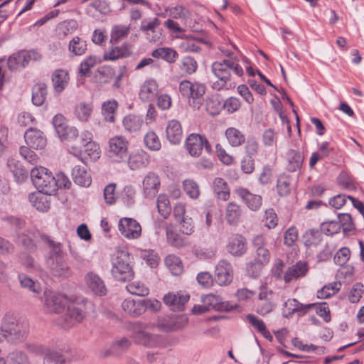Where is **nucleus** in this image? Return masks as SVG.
<instances>
[{
    "label": "nucleus",
    "mask_w": 364,
    "mask_h": 364,
    "mask_svg": "<svg viewBox=\"0 0 364 364\" xmlns=\"http://www.w3.org/2000/svg\"><path fill=\"white\" fill-rule=\"evenodd\" d=\"M40 238L48 245L49 248L45 257V261L50 274L55 277H68L71 274V269L65 260L66 252L63 245L55 241L46 234H41Z\"/></svg>",
    "instance_id": "1"
},
{
    "label": "nucleus",
    "mask_w": 364,
    "mask_h": 364,
    "mask_svg": "<svg viewBox=\"0 0 364 364\" xmlns=\"http://www.w3.org/2000/svg\"><path fill=\"white\" fill-rule=\"evenodd\" d=\"M211 72L217 78L216 81L212 82L211 87L218 91L228 89V83L231 80L232 73L238 77L243 75V69L236 58H225L213 63Z\"/></svg>",
    "instance_id": "2"
},
{
    "label": "nucleus",
    "mask_w": 364,
    "mask_h": 364,
    "mask_svg": "<svg viewBox=\"0 0 364 364\" xmlns=\"http://www.w3.org/2000/svg\"><path fill=\"white\" fill-rule=\"evenodd\" d=\"M2 328L6 336V341L11 343L22 342L29 333L28 321L18 319L10 313L6 314L2 318Z\"/></svg>",
    "instance_id": "3"
},
{
    "label": "nucleus",
    "mask_w": 364,
    "mask_h": 364,
    "mask_svg": "<svg viewBox=\"0 0 364 364\" xmlns=\"http://www.w3.org/2000/svg\"><path fill=\"white\" fill-rule=\"evenodd\" d=\"M181 94L188 98L189 105L196 109H199L204 102V95L206 87L204 84L195 82H191L184 80L180 82Z\"/></svg>",
    "instance_id": "4"
},
{
    "label": "nucleus",
    "mask_w": 364,
    "mask_h": 364,
    "mask_svg": "<svg viewBox=\"0 0 364 364\" xmlns=\"http://www.w3.org/2000/svg\"><path fill=\"white\" fill-rule=\"evenodd\" d=\"M111 272L114 279L119 282H128L133 279L134 271L130 265L128 252H117L116 257L112 260Z\"/></svg>",
    "instance_id": "5"
},
{
    "label": "nucleus",
    "mask_w": 364,
    "mask_h": 364,
    "mask_svg": "<svg viewBox=\"0 0 364 364\" xmlns=\"http://www.w3.org/2000/svg\"><path fill=\"white\" fill-rule=\"evenodd\" d=\"M31 178L33 185L40 192L48 195L55 194L54 176L46 168L40 166L32 168Z\"/></svg>",
    "instance_id": "6"
},
{
    "label": "nucleus",
    "mask_w": 364,
    "mask_h": 364,
    "mask_svg": "<svg viewBox=\"0 0 364 364\" xmlns=\"http://www.w3.org/2000/svg\"><path fill=\"white\" fill-rule=\"evenodd\" d=\"M202 302L203 306H194L192 310L194 314H202L211 309L229 312L238 307L237 304L224 301L221 296L213 294L203 296Z\"/></svg>",
    "instance_id": "7"
},
{
    "label": "nucleus",
    "mask_w": 364,
    "mask_h": 364,
    "mask_svg": "<svg viewBox=\"0 0 364 364\" xmlns=\"http://www.w3.org/2000/svg\"><path fill=\"white\" fill-rule=\"evenodd\" d=\"M147 325L141 322L132 324V338L134 341L148 348L159 346L162 343V338L159 335L152 334L146 331Z\"/></svg>",
    "instance_id": "8"
},
{
    "label": "nucleus",
    "mask_w": 364,
    "mask_h": 364,
    "mask_svg": "<svg viewBox=\"0 0 364 364\" xmlns=\"http://www.w3.org/2000/svg\"><path fill=\"white\" fill-rule=\"evenodd\" d=\"M69 153L85 164L88 159L92 161L98 159L100 156V149L95 141L83 146L75 144L70 146Z\"/></svg>",
    "instance_id": "9"
},
{
    "label": "nucleus",
    "mask_w": 364,
    "mask_h": 364,
    "mask_svg": "<svg viewBox=\"0 0 364 364\" xmlns=\"http://www.w3.org/2000/svg\"><path fill=\"white\" fill-rule=\"evenodd\" d=\"M185 147L188 154L193 157H198L203 149L207 153L212 152V148L205 136L198 134H191L186 138Z\"/></svg>",
    "instance_id": "10"
},
{
    "label": "nucleus",
    "mask_w": 364,
    "mask_h": 364,
    "mask_svg": "<svg viewBox=\"0 0 364 364\" xmlns=\"http://www.w3.org/2000/svg\"><path fill=\"white\" fill-rule=\"evenodd\" d=\"M129 142L122 136H115L109 141V156L120 162L127 158Z\"/></svg>",
    "instance_id": "11"
},
{
    "label": "nucleus",
    "mask_w": 364,
    "mask_h": 364,
    "mask_svg": "<svg viewBox=\"0 0 364 364\" xmlns=\"http://www.w3.org/2000/svg\"><path fill=\"white\" fill-rule=\"evenodd\" d=\"M45 300V309L49 313L60 314L65 307L68 305V299L63 294L46 291L44 293Z\"/></svg>",
    "instance_id": "12"
},
{
    "label": "nucleus",
    "mask_w": 364,
    "mask_h": 364,
    "mask_svg": "<svg viewBox=\"0 0 364 364\" xmlns=\"http://www.w3.org/2000/svg\"><path fill=\"white\" fill-rule=\"evenodd\" d=\"M315 306V304H303L296 299H289L283 304L282 315L284 318H291L294 314L303 316Z\"/></svg>",
    "instance_id": "13"
},
{
    "label": "nucleus",
    "mask_w": 364,
    "mask_h": 364,
    "mask_svg": "<svg viewBox=\"0 0 364 364\" xmlns=\"http://www.w3.org/2000/svg\"><path fill=\"white\" fill-rule=\"evenodd\" d=\"M233 279L232 264L227 259H221L215 266V280L220 286L229 285Z\"/></svg>",
    "instance_id": "14"
},
{
    "label": "nucleus",
    "mask_w": 364,
    "mask_h": 364,
    "mask_svg": "<svg viewBox=\"0 0 364 364\" xmlns=\"http://www.w3.org/2000/svg\"><path fill=\"white\" fill-rule=\"evenodd\" d=\"M85 317L83 309L75 304L68 306L66 313L60 319L59 324L64 328H69L76 323L80 322Z\"/></svg>",
    "instance_id": "15"
},
{
    "label": "nucleus",
    "mask_w": 364,
    "mask_h": 364,
    "mask_svg": "<svg viewBox=\"0 0 364 364\" xmlns=\"http://www.w3.org/2000/svg\"><path fill=\"white\" fill-rule=\"evenodd\" d=\"M267 240L262 235H256L252 240V245L255 250L254 259L266 266L270 261L271 255L266 247Z\"/></svg>",
    "instance_id": "16"
},
{
    "label": "nucleus",
    "mask_w": 364,
    "mask_h": 364,
    "mask_svg": "<svg viewBox=\"0 0 364 364\" xmlns=\"http://www.w3.org/2000/svg\"><path fill=\"white\" fill-rule=\"evenodd\" d=\"M118 228L121 234L127 239H136L141 233L139 223L132 219L124 218L119 220Z\"/></svg>",
    "instance_id": "17"
},
{
    "label": "nucleus",
    "mask_w": 364,
    "mask_h": 364,
    "mask_svg": "<svg viewBox=\"0 0 364 364\" xmlns=\"http://www.w3.org/2000/svg\"><path fill=\"white\" fill-rule=\"evenodd\" d=\"M235 192L251 210L257 211L261 208L262 199L259 195L253 194L245 188H238Z\"/></svg>",
    "instance_id": "18"
},
{
    "label": "nucleus",
    "mask_w": 364,
    "mask_h": 364,
    "mask_svg": "<svg viewBox=\"0 0 364 364\" xmlns=\"http://www.w3.org/2000/svg\"><path fill=\"white\" fill-rule=\"evenodd\" d=\"M73 358L69 351L52 348L46 357L43 358V364H72Z\"/></svg>",
    "instance_id": "19"
},
{
    "label": "nucleus",
    "mask_w": 364,
    "mask_h": 364,
    "mask_svg": "<svg viewBox=\"0 0 364 364\" xmlns=\"http://www.w3.org/2000/svg\"><path fill=\"white\" fill-rule=\"evenodd\" d=\"M26 144L31 149H42L47 144L44 134L37 129H28L24 134Z\"/></svg>",
    "instance_id": "20"
},
{
    "label": "nucleus",
    "mask_w": 364,
    "mask_h": 364,
    "mask_svg": "<svg viewBox=\"0 0 364 364\" xmlns=\"http://www.w3.org/2000/svg\"><path fill=\"white\" fill-rule=\"evenodd\" d=\"M246 239L239 234L232 235L227 245L228 252L233 256L241 257L246 253L247 250Z\"/></svg>",
    "instance_id": "21"
},
{
    "label": "nucleus",
    "mask_w": 364,
    "mask_h": 364,
    "mask_svg": "<svg viewBox=\"0 0 364 364\" xmlns=\"http://www.w3.org/2000/svg\"><path fill=\"white\" fill-rule=\"evenodd\" d=\"M85 282L87 287L96 295L104 296L107 289L103 280L97 274L90 272L85 275Z\"/></svg>",
    "instance_id": "22"
},
{
    "label": "nucleus",
    "mask_w": 364,
    "mask_h": 364,
    "mask_svg": "<svg viewBox=\"0 0 364 364\" xmlns=\"http://www.w3.org/2000/svg\"><path fill=\"white\" fill-rule=\"evenodd\" d=\"M160 180L156 174L149 172L143 180V191L147 198H154L159 191Z\"/></svg>",
    "instance_id": "23"
},
{
    "label": "nucleus",
    "mask_w": 364,
    "mask_h": 364,
    "mask_svg": "<svg viewBox=\"0 0 364 364\" xmlns=\"http://www.w3.org/2000/svg\"><path fill=\"white\" fill-rule=\"evenodd\" d=\"M166 135L168 141L172 144H178L183 138V129L178 120L172 119L167 123Z\"/></svg>",
    "instance_id": "24"
},
{
    "label": "nucleus",
    "mask_w": 364,
    "mask_h": 364,
    "mask_svg": "<svg viewBox=\"0 0 364 364\" xmlns=\"http://www.w3.org/2000/svg\"><path fill=\"white\" fill-rule=\"evenodd\" d=\"M50 196L38 191V192L29 194L28 200L38 210L46 212L50 207Z\"/></svg>",
    "instance_id": "25"
},
{
    "label": "nucleus",
    "mask_w": 364,
    "mask_h": 364,
    "mask_svg": "<svg viewBox=\"0 0 364 364\" xmlns=\"http://www.w3.org/2000/svg\"><path fill=\"white\" fill-rule=\"evenodd\" d=\"M158 95V85L154 80L145 81L140 87L139 99L146 102L153 101Z\"/></svg>",
    "instance_id": "26"
},
{
    "label": "nucleus",
    "mask_w": 364,
    "mask_h": 364,
    "mask_svg": "<svg viewBox=\"0 0 364 364\" xmlns=\"http://www.w3.org/2000/svg\"><path fill=\"white\" fill-rule=\"evenodd\" d=\"M188 294H168L164 296V303L173 311H183L184 305L188 301Z\"/></svg>",
    "instance_id": "27"
},
{
    "label": "nucleus",
    "mask_w": 364,
    "mask_h": 364,
    "mask_svg": "<svg viewBox=\"0 0 364 364\" xmlns=\"http://www.w3.org/2000/svg\"><path fill=\"white\" fill-rule=\"evenodd\" d=\"M127 164L130 169L137 170L146 167L149 164L148 154L143 151L132 152L129 154Z\"/></svg>",
    "instance_id": "28"
},
{
    "label": "nucleus",
    "mask_w": 364,
    "mask_h": 364,
    "mask_svg": "<svg viewBox=\"0 0 364 364\" xmlns=\"http://www.w3.org/2000/svg\"><path fill=\"white\" fill-rule=\"evenodd\" d=\"M308 272V267L306 262H298L295 264L289 267L284 276L286 283H289L294 279L304 277Z\"/></svg>",
    "instance_id": "29"
},
{
    "label": "nucleus",
    "mask_w": 364,
    "mask_h": 364,
    "mask_svg": "<svg viewBox=\"0 0 364 364\" xmlns=\"http://www.w3.org/2000/svg\"><path fill=\"white\" fill-rule=\"evenodd\" d=\"M72 176L74 182L84 187L91 184L92 178L85 166H75L72 171Z\"/></svg>",
    "instance_id": "30"
},
{
    "label": "nucleus",
    "mask_w": 364,
    "mask_h": 364,
    "mask_svg": "<svg viewBox=\"0 0 364 364\" xmlns=\"http://www.w3.org/2000/svg\"><path fill=\"white\" fill-rule=\"evenodd\" d=\"M52 82L56 92H62L69 82L68 73L65 70H57L52 75Z\"/></svg>",
    "instance_id": "31"
},
{
    "label": "nucleus",
    "mask_w": 364,
    "mask_h": 364,
    "mask_svg": "<svg viewBox=\"0 0 364 364\" xmlns=\"http://www.w3.org/2000/svg\"><path fill=\"white\" fill-rule=\"evenodd\" d=\"M242 213V210L238 204L230 202L225 208V220L229 225H235L240 221Z\"/></svg>",
    "instance_id": "32"
},
{
    "label": "nucleus",
    "mask_w": 364,
    "mask_h": 364,
    "mask_svg": "<svg viewBox=\"0 0 364 364\" xmlns=\"http://www.w3.org/2000/svg\"><path fill=\"white\" fill-rule=\"evenodd\" d=\"M123 310L132 316H139L144 313V308L141 299L137 300L127 299L122 304Z\"/></svg>",
    "instance_id": "33"
},
{
    "label": "nucleus",
    "mask_w": 364,
    "mask_h": 364,
    "mask_svg": "<svg viewBox=\"0 0 364 364\" xmlns=\"http://www.w3.org/2000/svg\"><path fill=\"white\" fill-rule=\"evenodd\" d=\"M41 234V233L36 232L32 230H26L25 232H21L18 234L17 242L27 250L32 251L36 248L34 239L36 237L37 235L40 236Z\"/></svg>",
    "instance_id": "34"
},
{
    "label": "nucleus",
    "mask_w": 364,
    "mask_h": 364,
    "mask_svg": "<svg viewBox=\"0 0 364 364\" xmlns=\"http://www.w3.org/2000/svg\"><path fill=\"white\" fill-rule=\"evenodd\" d=\"M213 188L218 199L224 201L230 198V193L226 181L220 177L215 178L213 181Z\"/></svg>",
    "instance_id": "35"
},
{
    "label": "nucleus",
    "mask_w": 364,
    "mask_h": 364,
    "mask_svg": "<svg viewBox=\"0 0 364 364\" xmlns=\"http://www.w3.org/2000/svg\"><path fill=\"white\" fill-rule=\"evenodd\" d=\"M287 156L288 160V171L294 172L301 168L304 158L299 151L290 149L288 151Z\"/></svg>",
    "instance_id": "36"
},
{
    "label": "nucleus",
    "mask_w": 364,
    "mask_h": 364,
    "mask_svg": "<svg viewBox=\"0 0 364 364\" xmlns=\"http://www.w3.org/2000/svg\"><path fill=\"white\" fill-rule=\"evenodd\" d=\"M131 51L129 47L123 44L121 46H115L103 55L105 60H116L119 58H126L130 55Z\"/></svg>",
    "instance_id": "37"
},
{
    "label": "nucleus",
    "mask_w": 364,
    "mask_h": 364,
    "mask_svg": "<svg viewBox=\"0 0 364 364\" xmlns=\"http://www.w3.org/2000/svg\"><path fill=\"white\" fill-rule=\"evenodd\" d=\"M151 56L155 58H161L169 63H173L176 60L178 54L173 48L163 47L154 50L151 53Z\"/></svg>",
    "instance_id": "38"
},
{
    "label": "nucleus",
    "mask_w": 364,
    "mask_h": 364,
    "mask_svg": "<svg viewBox=\"0 0 364 364\" xmlns=\"http://www.w3.org/2000/svg\"><path fill=\"white\" fill-rule=\"evenodd\" d=\"M86 41L79 36H75L70 41L68 50L72 56L82 55L85 53L87 49Z\"/></svg>",
    "instance_id": "39"
},
{
    "label": "nucleus",
    "mask_w": 364,
    "mask_h": 364,
    "mask_svg": "<svg viewBox=\"0 0 364 364\" xmlns=\"http://www.w3.org/2000/svg\"><path fill=\"white\" fill-rule=\"evenodd\" d=\"M92 111L93 107L91 103L80 102L75 106L74 114L79 121L87 122L91 117Z\"/></svg>",
    "instance_id": "40"
},
{
    "label": "nucleus",
    "mask_w": 364,
    "mask_h": 364,
    "mask_svg": "<svg viewBox=\"0 0 364 364\" xmlns=\"http://www.w3.org/2000/svg\"><path fill=\"white\" fill-rule=\"evenodd\" d=\"M8 166L17 182L22 183L27 178L28 171L19 161L10 160L8 162Z\"/></svg>",
    "instance_id": "41"
},
{
    "label": "nucleus",
    "mask_w": 364,
    "mask_h": 364,
    "mask_svg": "<svg viewBox=\"0 0 364 364\" xmlns=\"http://www.w3.org/2000/svg\"><path fill=\"white\" fill-rule=\"evenodd\" d=\"M144 121L141 117L134 114H129L123 119V126L124 129L130 133L139 131Z\"/></svg>",
    "instance_id": "42"
},
{
    "label": "nucleus",
    "mask_w": 364,
    "mask_h": 364,
    "mask_svg": "<svg viewBox=\"0 0 364 364\" xmlns=\"http://www.w3.org/2000/svg\"><path fill=\"white\" fill-rule=\"evenodd\" d=\"M225 136L228 143L234 147L241 146L245 141V135L235 127H229L225 131Z\"/></svg>",
    "instance_id": "43"
},
{
    "label": "nucleus",
    "mask_w": 364,
    "mask_h": 364,
    "mask_svg": "<svg viewBox=\"0 0 364 364\" xmlns=\"http://www.w3.org/2000/svg\"><path fill=\"white\" fill-rule=\"evenodd\" d=\"M19 261L21 265L31 272L38 273L39 274L43 272L41 265L29 255L21 254L19 256Z\"/></svg>",
    "instance_id": "44"
},
{
    "label": "nucleus",
    "mask_w": 364,
    "mask_h": 364,
    "mask_svg": "<svg viewBox=\"0 0 364 364\" xmlns=\"http://www.w3.org/2000/svg\"><path fill=\"white\" fill-rule=\"evenodd\" d=\"M166 239L169 245L176 247H182L188 245L187 237L171 228L166 229Z\"/></svg>",
    "instance_id": "45"
},
{
    "label": "nucleus",
    "mask_w": 364,
    "mask_h": 364,
    "mask_svg": "<svg viewBox=\"0 0 364 364\" xmlns=\"http://www.w3.org/2000/svg\"><path fill=\"white\" fill-rule=\"evenodd\" d=\"M47 87L45 84L38 83L32 89V102L36 106H41L46 100Z\"/></svg>",
    "instance_id": "46"
},
{
    "label": "nucleus",
    "mask_w": 364,
    "mask_h": 364,
    "mask_svg": "<svg viewBox=\"0 0 364 364\" xmlns=\"http://www.w3.org/2000/svg\"><path fill=\"white\" fill-rule=\"evenodd\" d=\"M130 31L129 26L115 25L112 27L111 31L110 42L112 44L117 43L126 38Z\"/></svg>",
    "instance_id": "47"
},
{
    "label": "nucleus",
    "mask_w": 364,
    "mask_h": 364,
    "mask_svg": "<svg viewBox=\"0 0 364 364\" xmlns=\"http://www.w3.org/2000/svg\"><path fill=\"white\" fill-rule=\"evenodd\" d=\"M118 104L115 100H108L105 102L102 106V113L106 121L109 122H114V116Z\"/></svg>",
    "instance_id": "48"
},
{
    "label": "nucleus",
    "mask_w": 364,
    "mask_h": 364,
    "mask_svg": "<svg viewBox=\"0 0 364 364\" xmlns=\"http://www.w3.org/2000/svg\"><path fill=\"white\" fill-rule=\"evenodd\" d=\"M165 264L172 274L178 275L183 272V264L180 258L176 255H170L165 258Z\"/></svg>",
    "instance_id": "49"
},
{
    "label": "nucleus",
    "mask_w": 364,
    "mask_h": 364,
    "mask_svg": "<svg viewBox=\"0 0 364 364\" xmlns=\"http://www.w3.org/2000/svg\"><path fill=\"white\" fill-rule=\"evenodd\" d=\"M188 319L185 316H173L168 318L165 331H176L183 328L188 323Z\"/></svg>",
    "instance_id": "50"
},
{
    "label": "nucleus",
    "mask_w": 364,
    "mask_h": 364,
    "mask_svg": "<svg viewBox=\"0 0 364 364\" xmlns=\"http://www.w3.org/2000/svg\"><path fill=\"white\" fill-rule=\"evenodd\" d=\"M139 257L151 268L156 267L159 264V257L153 250H140Z\"/></svg>",
    "instance_id": "51"
},
{
    "label": "nucleus",
    "mask_w": 364,
    "mask_h": 364,
    "mask_svg": "<svg viewBox=\"0 0 364 364\" xmlns=\"http://www.w3.org/2000/svg\"><path fill=\"white\" fill-rule=\"evenodd\" d=\"M183 188L186 193L192 199H197L200 196L198 184L193 179H186L183 181Z\"/></svg>",
    "instance_id": "52"
},
{
    "label": "nucleus",
    "mask_w": 364,
    "mask_h": 364,
    "mask_svg": "<svg viewBox=\"0 0 364 364\" xmlns=\"http://www.w3.org/2000/svg\"><path fill=\"white\" fill-rule=\"evenodd\" d=\"M304 244L307 247L318 245L321 240V233L318 230L311 229L307 230L304 235Z\"/></svg>",
    "instance_id": "53"
},
{
    "label": "nucleus",
    "mask_w": 364,
    "mask_h": 364,
    "mask_svg": "<svg viewBox=\"0 0 364 364\" xmlns=\"http://www.w3.org/2000/svg\"><path fill=\"white\" fill-rule=\"evenodd\" d=\"M62 132L57 131L56 134L60 140L73 141L77 139L78 131L74 127H70L68 123L62 127Z\"/></svg>",
    "instance_id": "54"
},
{
    "label": "nucleus",
    "mask_w": 364,
    "mask_h": 364,
    "mask_svg": "<svg viewBox=\"0 0 364 364\" xmlns=\"http://www.w3.org/2000/svg\"><path fill=\"white\" fill-rule=\"evenodd\" d=\"M157 208L159 214L166 218L171 213V208L168 197L165 195H159L157 198Z\"/></svg>",
    "instance_id": "55"
},
{
    "label": "nucleus",
    "mask_w": 364,
    "mask_h": 364,
    "mask_svg": "<svg viewBox=\"0 0 364 364\" xmlns=\"http://www.w3.org/2000/svg\"><path fill=\"white\" fill-rule=\"evenodd\" d=\"M166 11L169 12L170 16L176 19L186 20L190 16L189 10L182 5L169 7Z\"/></svg>",
    "instance_id": "56"
},
{
    "label": "nucleus",
    "mask_w": 364,
    "mask_h": 364,
    "mask_svg": "<svg viewBox=\"0 0 364 364\" xmlns=\"http://www.w3.org/2000/svg\"><path fill=\"white\" fill-rule=\"evenodd\" d=\"M339 225L346 233L351 232L355 229V224L353 222L352 216L349 213H339L338 215Z\"/></svg>",
    "instance_id": "57"
},
{
    "label": "nucleus",
    "mask_w": 364,
    "mask_h": 364,
    "mask_svg": "<svg viewBox=\"0 0 364 364\" xmlns=\"http://www.w3.org/2000/svg\"><path fill=\"white\" fill-rule=\"evenodd\" d=\"M26 349L34 355H43L44 357H46L47 353L52 350V348H50L45 345L34 342L26 343Z\"/></svg>",
    "instance_id": "58"
},
{
    "label": "nucleus",
    "mask_w": 364,
    "mask_h": 364,
    "mask_svg": "<svg viewBox=\"0 0 364 364\" xmlns=\"http://www.w3.org/2000/svg\"><path fill=\"white\" fill-rule=\"evenodd\" d=\"M18 279L22 287L27 288L30 291L35 293H38L41 291L39 283L36 282L27 275L24 274H18Z\"/></svg>",
    "instance_id": "59"
},
{
    "label": "nucleus",
    "mask_w": 364,
    "mask_h": 364,
    "mask_svg": "<svg viewBox=\"0 0 364 364\" xmlns=\"http://www.w3.org/2000/svg\"><path fill=\"white\" fill-rule=\"evenodd\" d=\"M144 143L148 149L158 151L161 149V141L154 132H149L144 136Z\"/></svg>",
    "instance_id": "60"
},
{
    "label": "nucleus",
    "mask_w": 364,
    "mask_h": 364,
    "mask_svg": "<svg viewBox=\"0 0 364 364\" xmlns=\"http://www.w3.org/2000/svg\"><path fill=\"white\" fill-rule=\"evenodd\" d=\"M100 62V59H98L96 56L90 55L80 63L79 67V73L82 76L87 75L90 69Z\"/></svg>",
    "instance_id": "61"
},
{
    "label": "nucleus",
    "mask_w": 364,
    "mask_h": 364,
    "mask_svg": "<svg viewBox=\"0 0 364 364\" xmlns=\"http://www.w3.org/2000/svg\"><path fill=\"white\" fill-rule=\"evenodd\" d=\"M223 107L215 97H210L205 100V109L212 116L218 115Z\"/></svg>",
    "instance_id": "62"
},
{
    "label": "nucleus",
    "mask_w": 364,
    "mask_h": 364,
    "mask_svg": "<svg viewBox=\"0 0 364 364\" xmlns=\"http://www.w3.org/2000/svg\"><path fill=\"white\" fill-rule=\"evenodd\" d=\"M341 229V225L336 221H328L322 223L320 227L321 233L326 235H333L338 233Z\"/></svg>",
    "instance_id": "63"
},
{
    "label": "nucleus",
    "mask_w": 364,
    "mask_h": 364,
    "mask_svg": "<svg viewBox=\"0 0 364 364\" xmlns=\"http://www.w3.org/2000/svg\"><path fill=\"white\" fill-rule=\"evenodd\" d=\"M197 68L198 63L193 58L186 56L182 59L181 69L186 73L191 75L196 71Z\"/></svg>",
    "instance_id": "64"
}]
</instances>
